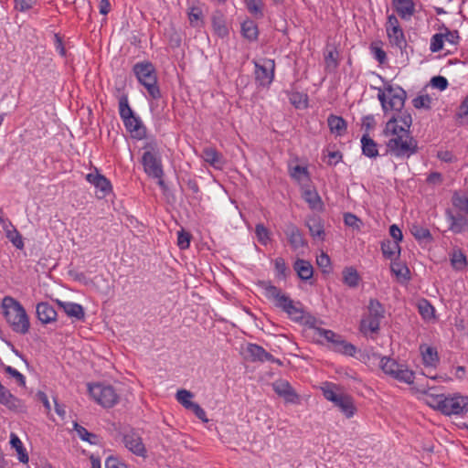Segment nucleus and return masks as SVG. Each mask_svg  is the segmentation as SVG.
<instances>
[{
	"label": "nucleus",
	"instance_id": "nucleus-1",
	"mask_svg": "<svg viewBox=\"0 0 468 468\" xmlns=\"http://www.w3.org/2000/svg\"><path fill=\"white\" fill-rule=\"evenodd\" d=\"M411 124L412 117L408 111L400 110L390 117L383 130L385 136H393L386 143L387 152L396 157H410L418 152V143L410 135Z\"/></svg>",
	"mask_w": 468,
	"mask_h": 468
},
{
	"label": "nucleus",
	"instance_id": "nucleus-2",
	"mask_svg": "<svg viewBox=\"0 0 468 468\" xmlns=\"http://www.w3.org/2000/svg\"><path fill=\"white\" fill-rule=\"evenodd\" d=\"M2 314L15 333L26 335L30 327L29 318L22 304L10 296L1 303Z\"/></svg>",
	"mask_w": 468,
	"mask_h": 468
},
{
	"label": "nucleus",
	"instance_id": "nucleus-3",
	"mask_svg": "<svg viewBox=\"0 0 468 468\" xmlns=\"http://www.w3.org/2000/svg\"><path fill=\"white\" fill-rule=\"evenodd\" d=\"M261 286L265 290L266 296L276 301V306L285 312L292 319L300 321L303 318V311L297 307L293 301L270 282H261Z\"/></svg>",
	"mask_w": 468,
	"mask_h": 468
},
{
	"label": "nucleus",
	"instance_id": "nucleus-4",
	"mask_svg": "<svg viewBox=\"0 0 468 468\" xmlns=\"http://www.w3.org/2000/svg\"><path fill=\"white\" fill-rule=\"evenodd\" d=\"M155 147L156 144L154 141H148V176L157 180V185L168 199L170 190L164 179L165 172L163 169L162 157L160 154L155 151Z\"/></svg>",
	"mask_w": 468,
	"mask_h": 468
},
{
	"label": "nucleus",
	"instance_id": "nucleus-5",
	"mask_svg": "<svg viewBox=\"0 0 468 468\" xmlns=\"http://www.w3.org/2000/svg\"><path fill=\"white\" fill-rule=\"evenodd\" d=\"M148 96L152 98L150 101V110L152 113L157 116L160 115L165 108V101L163 99L160 88L157 85L155 69L150 62H148Z\"/></svg>",
	"mask_w": 468,
	"mask_h": 468
},
{
	"label": "nucleus",
	"instance_id": "nucleus-6",
	"mask_svg": "<svg viewBox=\"0 0 468 468\" xmlns=\"http://www.w3.org/2000/svg\"><path fill=\"white\" fill-rule=\"evenodd\" d=\"M88 389L92 399L104 408H112L118 402L119 397L112 386L89 383Z\"/></svg>",
	"mask_w": 468,
	"mask_h": 468
},
{
	"label": "nucleus",
	"instance_id": "nucleus-7",
	"mask_svg": "<svg viewBox=\"0 0 468 468\" xmlns=\"http://www.w3.org/2000/svg\"><path fill=\"white\" fill-rule=\"evenodd\" d=\"M368 312V318L361 321V327H367L372 333H377L379 330L380 320L384 317V307L378 300L370 299Z\"/></svg>",
	"mask_w": 468,
	"mask_h": 468
},
{
	"label": "nucleus",
	"instance_id": "nucleus-8",
	"mask_svg": "<svg viewBox=\"0 0 468 468\" xmlns=\"http://www.w3.org/2000/svg\"><path fill=\"white\" fill-rule=\"evenodd\" d=\"M442 412L445 415L463 414L468 411V397L457 396L442 400Z\"/></svg>",
	"mask_w": 468,
	"mask_h": 468
},
{
	"label": "nucleus",
	"instance_id": "nucleus-9",
	"mask_svg": "<svg viewBox=\"0 0 468 468\" xmlns=\"http://www.w3.org/2000/svg\"><path fill=\"white\" fill-rule=\"evenodd\" d=\"M385 90L388 96V111L400 112L403 110L407 99L406 91L399 86L388 85Z\"/></svg>",
	"mask_w": 468,
	"mask_h": 468
},
{
	"label": "nucleus",
	"instance_id": "nucleus-10",
	"mask_svg": "<svg viewBox=\"0 0 468 468\" xmlns=\"http://www.w3.org/2000/svg\"><path fill=\"white\" fill-rule=\"evenodd\" d=\"M273 390L282 397L286 402L296 404L299 402V396L286 380H277L272 384Z\"/></svg>",
	"mask_w": 468,
	"mask_h": 468
},
{
	"label": "nucleus",
	"instance_id": "nucleus-11",
	"mask_svg": "<svg viewBox=\"0 0 468 468\" xmlns=\"http://www.w3.org/2000/svg\"><path fill=\"white\" fill-rule=\"evenodd\" d=\"M247 353L252 362L269 361L271 363H278L279 365L282 364L279 359H276L271 353L267 352L262 346L257 344H249L247 346Z\"/></svg>",
	"mask_w": 468,
	"mask_h": 468
},
{
	"label": "nucleus",
	"instance_id": "nucleus-12",
	"mask_svg": "<svg viewBox=\"0 0 468 468\" xmlns=\"http://www.w3.org/2000/svg\"><path fill=\"white\" fill-rule=\"evenodd\" d=\"M123 443L125 447L136 455L144 457L145 447L142 437L135 431H131L124 434Z\"/></svg>",
	"mask_w": 468,
	"mask_h": 468
},
{
	"label": "nucleus",
	"instance_id": "nucleus-13",
	"mask_svg": "<svg viewBox=\"0 0 468 468\" xmlns=\"http://www.w3.org/2000/svg\"><path fill=\"white\" fill-rule=\"evenodd\" d=\"M122 121L126 130L131 133L133 139L139 142L146 137V128L140 118L135 116V114H132L131 118L129 117V122L127 119H122Z\"/></svg>",
	"mask_w": 468,
	"mask_h": 468
},
{
	"label": "nucleus",
	"instance_id": "nucleus-14",
	"mask_svg": "<svg viewBox=\"0 0 468 468\" xmlns=\"http://www.w3.org/2000/svg\"><path fill=\"white\" fill-rule=\"evenodd\" d=\"M284 232L288 238L290 245L293 250H298L307 246V241L304 239L303 234L294 224H288Z\"/></svg>",
	"mask_w": 468,
	"mask_h": 468
},
{
	"label": "nucleus",
	"instance_id": "nucleus-15",
	"mask_svg": "<svg viewBox=\"0 0 468 468\" xmlns=\"http://www.w3.org/2000/svg\"><path fill=\"white\" fill-rule=\"evenodd\" d=\"M387 36L391 46L399 48L401 55L405 54L406 57L409 56L407 41L401 27L395 28L393 30H387Z\"/></svg>",
	"mask_w": 468,
	"mask_h": 468
},
{
	"label": "nucleus",
	"instance_id": "nucleus-16",
	"mask_svg": "<svg viewBox=\"0 0 468 468\" xmlns=\"http://www.w3.org/2000/svg\"><path fill=\"white\" fill-rule=\"evenodd\" d=\"M211 24L214 33L221 38L229 36V28L226 24L225 15L220 10H216L211 15Z\"/></svg>",
	"mask_w": 468,
	"mask_h": 468
},
{
	"label": "nucleus",
	"instance_id": "nucleus-17",
	"mask_svg": "<svg viewBox=\"0 0 468 468\" xmlns=\"http://www.w3.org/2000/svg\"><path fill=\"white\" fill-rule=\"evenodd\" d=\"M37 317L44 324L56 321L57 312L54 307L47 302L37 304Z\"/></svg>",
	"mask_w": 468,
	"mask_h": 468
},
{
	"label": "nucleus",
	"instance_id": "nucleus-18",
	"mask_svg": "<svg viewBox=\"0 0 468 468\" xmlns=\"http://www.w3.org/2000/svg\"><path fill=\"white\" fill-rule=\"evenodd\" d=\"M271 66V69H268L267 67L261 66L259 63H255V78L257 82L261 86H269L274 78V61H270Z\"/></svg>",
	"mask_w": 468,
	"mask_h": 468
},
{
	"label": "nucleus",
	"instance_id": "nucleus-19",
	"mask_svg": "<svg viewBox=\"0 0 468 468\" xmlns=\"http://www.w3.org/2000/svg\"><path fill=\"white\" fill-rule=\"evenodd\" d=\"M86 180L101 192V197H105L112 190L111 182L104 176L101 175L97 169L95 174H88Z\"/></svg>",
	"mask_w": 468,
	"mask_h": 468
},
{
	"label": "nucleus",
	"instance_id": "nucleus-20",
	"mask_svg": "<svg viewBox=\"0 0 468 468\" xmlns=\"http://www.w3.org/2000/svg\"><path fill=\"white\" fill-rule=\"evenodd\" d=\"M306 227L309 229L310 235L314 239H318L320 240H324L325 237L324 222L320 217L312 216L306 219L305 222Z\"/></svg>",
	"mask_w": 468,
	"mask_h": 468
},
{
	"label": "nucleus",
	"instance_id": "nucleus-21",
	"mask_svg": "<svg viewBox=\"0 0 468 468\" xmlns=\"http://www.w3.org/2000/svg\"><path fill=\"white\" fill-rule=\"evenodd\" d=\"M0 404L14 411H23L25 408L22 400L14 396L6 388L0 393Z\"/></svg>",
	"mask_w": 468,
	"mask_h": 468
},
{
	"label": "nucleus",
	"instance_id": "nucleus-22",
	"mask_svg": "<svg viewBox=\"0 0 468 468\" xmlns=\"http://www.w3.org/2000/svg\"><path fill=\"white\" fill-rule=\"evenodd\" d=\"M392 5L402 19L410 18L415 12V5L412 0H393Z\"/></svg>",
	"mask_w": 468,
	"mask_h": 468
},
{
	"label": "nucleus",
	"instance_id": "nucleus-23",
	"mask_svg": "<svg viewBox=\"0 0 468 468\" xmlns=\"http://www.w3.org/2000/svg\"><path fill=\"white\" fill-rule=\"evenodd\" d=\"M448 219L450 220V229L453 233H463L468 230V218L463 215H453L450 210L446 211Z\"/></svg>",
	"mask_w": 468,
	"mask_h": 468
},
{
	"label": "nucleus",
	"instance_id": "nucleus-24",
	"mask_svg": "<svg viewBox=\"0 0 468 468\" xmlns=\"http://www.w3.org/2000/svg\"><path fill=\"white\" fill-rule=\"evenodd\" d=\"M334 404L346 415V418L353 417L356 410L352 397L346 394L341 393V396Z\"/></svg>",
	"mask_w": 468,
	"mask_h": 468
},
{
	"label": "nucleus",
	"instance_id": "nucleus-25",
	"mask_svg": "<svg viewBox=\"0 0 468 468\" xmlns=\"http://www.w3.org/2000/svg\"><path fill=\"white\" fill-rule=\"evenodd\" d=\"M58 304L60 308L63 309V311L66 313V314L69 317H74L79 321H82L85 317V312L83 307L76 303L71 302H61L58 301Z\"/></svg>",
	"mask_w": 468,
	"mask_h": 468
},
{
	"label": "nucleus",
	"instance_id": "nucleus-26",
	"mask_svg": "<svg viewBox=\"0 0 468 468\" xmlns=\"http://www.w3.org/2000/svg\"><path fill=\"white\" fill-rule=\"evenodd\" d=\"M362 154L369 158H377L379 155L378 144L369 136L368 133L361 138Z\"/></svg>",
	"mask_w": 468,
	"mask_h": 468
},
{
	"label": "nucleus",
	"instance_id": "nucleus-27",
	"mask_svg": "<svg viewBox=\"0 0 468 468\" xmlns=\"http://www.w3.org/2000/svg\"><path fill=\"white\" fill-rule=\"evenodd\" d=\"M327 123L332 133L336 136H343L347 130V123L346 120L337 115L331 114L327 118Z\"/></svg>",
	"mask_w": 468,
	"mask_h": 468
},
{
	"label": "nucleus",
	"instance_id": "nucleus-28",
	"mask_svg": "<svg viewBox=\"0 0 468 468\" xmlns=\"http://www.w3.org/2000/svg\"><path fill=\"white\" fill-rule=\"evenodd\" d=\"M293 270L303 281H308L313 277V265L306 260L297 259L293 263Z\"/></svg>",
	"mask_w": 468,
	"mask_h": 468
},
{
	"label": "nucleus",
	"instance_id": "nucleus-29",
	"mask_svg": "<svg viewBox=\"0 0 468 468\" xmlns=\"http://www.w3.org/2000/svg\"><path fill=\"white\" fill-rule=\"evenodd\" d=\"M303 198L313 210H320L323 207L322 199L314 188L307 187L303 190Z\"/></svg>",
	"mask_w": 468,
	"mask_h": 468
},
{
	"label": "nucleus",
	"instance_id": "nucleus-30",
	"mask_svg": "<svg viewBox=\"0 0 468 468\" xmlns=\"http://www.w3.org/2000/svg\"><path fill=\"white\" fill-rule=\"evenodd\" d=\"M202 157L205 162L215 168H221L224 163L223 155L213 147H206L203 150Z\"/></svg>",
	"mask_w": 468,
	"mask_h": 468
},
{
	"label": "nucleus",
	"instance_id": "nucleus-31",
	"mask_svg": "<svg viewBox=\"0 0 468 468\" xmlns=\"http://www.w3.org/2000/svg\"><path fill=\"white\" fill-rule=\"evenodd\" d=\"M400 246L399 243L391 241L389 239H384L381 242V251L386 259L393 261L400 255Z\"/></svg>",
	"mask_w": 468,
	"mask_h": 468
},
{
	"label": "nucleus",
	"instance_id": "nucleus-32",
	"mask_svg": "<svg viewBox=\"0 0 468 468\" xmlns=\"http://www.w3.org/2000/svg\"><path fill=\"white\" fill-rule=\"evenodd\" d=\"M241 34L244 38L250 41L257 40L259 36V30L256 23L250 19L245 20L241 24Z\"/></svg>",
	"mask_w": 468,
	"mask_h": 468
},
{
	"label": "nucleus",
	"instance_id": "nucleus-33",
	"mask_svg": "<svg viewBox=\"0 0 468 468\" xmlns=\"http://www.w3.org/2000/svg\"><path fill=\"white\" fill-rule=\"evenodd\" d=\"M187 16L191 27H200L204 26L203 12L199 6H189L187 10Z\"/></svg>",
	"mask_w": 468,
	"mask_h": 468
},
{
	"label": "nucleus",
	"instance_id": "nucleus-34",
	"mask_svg": "<svg viewBox=\"0 0 468 468\" xmlns=\"http://www.w3.org/2000/svg\"><path fill=\"white\" fill-rule=\"evenodd\" d=\"M451 265L455 271H463L467 265V258L461 250H454L451 254Z\"/></svg>",
	"mask_w": 468,
	"mask_h": 468
},
{
	"label": "nucleus",
	"instance_id": "nucleus-35",
	"mask_svg": "<svg viewBox=\"0 0 468 468\" xmlns=\"http://www.w3.org/2000/svg\"><path fill=\"white\" fill-rule=\"evenodd\" d=\"M360 281V276L354 267H346L343 270V282L351 288H356Z\"/></svg>",
	"mask_w": 468,
	"mask_h": 468
},
{
	"label": "nucleus",
	"instance_id": "nucleus-36",
	"mask_svg": "<svg viewBox=\"0 0 468 468\" xmlns=\"http://www.w3.org/2000/svg\"><path fill=\"white\" fill-rule=\"evenodd\" d=\"M10 444L13 448L16 449L18 455V460L23 463H28V454L27 452V450L23 446L22 441H20L16 434L11 433Z\"/></svg>",
	"mask_w": 468,
	"mask_h": 468
},
{
	"label": "nucleus",
	"instance_id": "nucleus-37",
	"mask_svg": "<svg viewBox=\"0 0 468 468\" xmlns=\"http://www.w3.org/2000/svg\"><path fill=\"white\" fill-rule=\"evenodd\" d=\"M73 427L74 431L82 441H88L90 444L99 443V436L97 434L88 431L86 428L80 425L78 422H74Z\"/></svg>",
	"mask_w": 468,
	"mask_h": 468
},
{
	"label": "nucleus",
	"instance_id": "nucleus-38",
	"mask_svg": "<svg viewBox=\"0 0 468 468\" xmlns=\"http://www.w3.org/2000/svg\"><path fill=\"white\" fill-rule=\"evenodd\" d=\"M393 378L401 382L411 384L414 380V373L408 369L406 366L400 364Z\"/></svg>",
	"mask_w": 468,
	"mask_h": 468
},
{
	"label": "nucleus",
	"instance_id": "nucleus-39",
	"mask_svg": "<svg viewBox=\"0 0 468 468\" xmlns=\"http://www.w3.org/2000/svg\"><path fill=\"white\" fill-rule=\"evenodd\" d=\"M248 11L256 18L263 17V2L262 0H245Z\"/></svg>",
	"mask_w": 468,
	"mask_h": 468
},
{
	"label": "nucleus",
	"instance_id": "nucleus-40",
	"mask_svg": "<svg viewBox=\"0 0 468 468\" xmlns=\"http://www.w3.org/2000/svg\"><path fill=\"white\" fill-rule=\"evenodd\" d=\"M334 351L346 356H354L356 352V347L353 344L348 343L342 338V340L336 341Z\"/></svg>",
	"mask_w": 468,
	"mask_h": 468
},
{
	"label": "nucleus",
	"instance_id": "nucleus-41",
	"mask_svg": "<svg viewBox=\"0 0 468 468\" xmlns=\"http://www.w3.org/2000/svg\"><path fill=\"white\" fill-rule=\"evenodd\" d=\"M410 232L413 235V237L418 240H432V236L430 230L418 224H414L411 226Z\"/></svg>",
	"mask_w": 468,
	"mask_h": 468
},
{
	"label": "nucleus",
	"instance_id": "nucleus-42",
	"mask_svg": "<svg viewBox=\"0 0 468 468\" xmlns=\"http://www.w3.org/2000/svg\"><path fill=\"white\" fill-rule=\"evenodd\" d=\"M421 354L426 366L433 367L439 361L437 350L431 346H427L425 350L421 349Z\"/></svg>",
	"mask_w": 468,
	"mask_h": 468
},
{
	"label": "nucleus",
	"instance_id": "nucleus-43",
	"mask_svg": "<svg viewBox=\"0 0 468 468\" xmlns=\"http://www.w3.org/2000/svg\"><path fill=\"white\" fill-rule=\"evenodd\" d=\"M119 113L122 119H127L128 122L129 117L131 118V115L134 114L133 111L129 105L128 97L125 94H122L119 98Z\"/></svg>",
	"mask_w": 468,
	"mask_h": 468
},
{
	"label": "nucleus",
	"instance_id": "nucleus-44",
	"mask_svg": "<svg viewBox=\"0 0 468 468\" xmlns=\"http://www.w3.org/2000/svg\"><path fill=\"white\" fill-rule=\"evenodd\" d=\"M418 309L423 319H431L434 316V307L426 299L419 301Z\"/></svg>",
	"mask_w": 468,
	"mask_h": 468
},
{
	"label": "nucleus",
	"instance_id": "nucleus-45",
	"mask_svg": "<svg viewBox=\"0 0 468 468\" xmlns=\"http://www.w3.org/2000/svg\"><path fill=\"white\" fill-rule=\"evenodd\" d=\"M289 100L296 108H306L308 105V96L302 92H292L289 96Z\"/></svg>",
	"mask_w": 468,
	"mask_h": 468
},
{
	"label": "nucleus",
	"instance_id": "nucleus-46",
	"mask_svg": "<svg viewBox=\"0 0 468 468\" xmlns=\"http://www.w3.org/2000/svg\"><path fill=\"white\" fill-rule=\"evenodd\" d=\"M400 364H399L396 360L388 358V357H383L380 361V367L382 370L391 376L395 375L397 369L399 368Z\"/></svg>",
	"mask_w": 468,
	"mask_h": 468
},
{
	"label": "nucleus",
	"instance_id": "nucleus-47",
	"mask_svg": "<svg viewBox=\"0 0 468 468\" xmlns=\"http://www.w3.org/2000/svg\"><path fill=\"white\" fill-rule=\"evenodd\" d=\"M193 397L194 394L186 389H179L176 394L177 401L186 410H188L190 405L194 403V401H191Z\"/></svg>",
	"mask_w": 468,
	"mask_h": 468
},
{
	"label": "nucleus",
	"instance_id": "nucleus-48",
	"mask_svg": "<svg viewBox=\"0 0 468 468\" xmlns=\"http://www.w3.org/2000/svg\"><path fill=\"white\" fill-rule=\"evenodd\" d=\"M133 73L138 81L146 88V61L136 63L133 66Z\"/></svg>",
	"mask_w": 468,
	"mask_h": 468
},
{
	"label": "nucleus",
	"instance_id": "nucleus-49",
	"mask_svg": "<svg viewBox=\"0 0 468 468\" xmlns=\"http://www.w3.org/2000/svg\"><path fill=\"white\" fill-rule=\"evenodd\" d=\"M138 154L139 164L134 165V172L137 170H143L146 173V142H142V145L138 146Z\"/></svg>",
	"mask_w": 468,
	"mask_h": 468
},
{
	"label": "nucleus",
	"instance_id": "nucleus-50",
	"mask_svg": "<svg viewBox=\"0 0 468 468\" xmlns=\"http://www.w3.org/2000/svg\"><path fill=\"white\" fill-rule=\"evenodd\" d=\"M390 270L398 278L402 277L404 279H410V270L406 265L392 261L390 264Z\"/></svg>",
	"mask_w": 468,
	"mask_h": 468
},
{
	"label": "nucleus",
	"instance_id": "nucleus-51",
	"mask_svg": "<svg viewBox=\"0 0 468 468\" xmlns=\"http://www.w3.org/2000/svg\"><path fill=\"white\" fill-rule=\"evenodd\" d=\"M255 234L258 241L262 245H266L270 240V231L263 224H257L255 227Z\"/></svg>",
	"mask_w": 468,
	"mask_h": 468
},
{
	"label": "nucleus",
	"instance_id": "nucleus-52",
	"mask_svg": "<svg viewBox=\"0 0 468 468\" xmlns=\"http://www.w3.org/2000/svg\"><path fill=\"white\" fill-rule=\"evenodd\" d=\"M316 263L324 273H330L332 271L331 260L326 253L322 252L317 257Z\"/></svg>",
	"mask_w": 468,
	"mask_h": 468
},
{
	"label": "nucleus",
	"instance_id": "nucleus-53",
	"mask_svg": "<svg viewBox=\"0 0 468 468\" xmlns=\"http://www.w3.org/2000/svg\"><path fill=\"white\" fill-rule=\"evenodd\" d=\"M6 238L12 242V244L19 250L24 248V241L20 233L14 229L13 230L6 231Z\"/></svg>",
	"mask_w": 468,
	"mask_h": 468
},
{
	"label": "nucleus",
	"instance_id": "nucleus-54",
	"mask_svg": "<svg viewBox=\"0 0 468 468\" xmlns=\"http://www.w3.org/2000/svg\"><path fill=\"white\" fill-rule=\"evenodd\" d=\"M452 205L461 211L468 214V197L455 193L452 198Z\"/></svg>",
	"mask_w": 468,
	"mask_h": 468
},
{
	"label": "nucleus",
	"instance_id": "nucleus-55",
	"mask_svg": "<svg viewBox=\"0 0 468 468\" xmlns=\"http://www.w3.org/2000/svg\"><path fill=\"white\" fill-rule=\"evenodd\" d=\"M275 271L279 278L286 279L290 273V270L286 266L285 261L282 258H277L274 262Z\"/></svg>",
	"mask_w": 468,
	"mask_h": 468
},
{
	"label": "nucleus",
	"instance_id": "nucleus-56",
	"mask_svg": "<svg viewBox=\"0 0 468 468\" xmlns=\"http://www.w3.org/2000/svg\"><path fill=\"white\" fill-rule=\"evenodd\" d=\"M318 334L320 336H324L328 342L332 343L333 349L335 348V343L338 340H342V336L335 334V332L324 328L318 329Z\"/></svg>",
	"mask_w": 468,
	"mask_h": 468
},
{
	"label": "nucleus",
	"instance_id": "nucleus-57",
	"mask_svg": "<svg viewBox=\"0 0 468 468\" xmlns=\"http://www.w3.org/2000/svg\"><path fill=\"white\" fill-rule=\"evenodd\" d=\"M431 102V99L428 94L417 96L412 100V104L416 109H430Z\"/></svg>",
	"mask_w": 468,
	"mask_h": 468
},
{
	"label": "nucleus",
	"instance_id": "nucleus-58",
	"mask_svg": "<svg viewBox=\"0 0 468 468\" xmlns=\"http://www.w3.org/2000/svg\"><path fill=\"white\" fill-rule=\"evenodd\" d=\"M443 39L444 35L443 33H438L432 36L431 39V50L432 52H438L441 51L443 48Z\"/></svg>",
	"mask_w": 468,
	"mask_h": 468
},
{
	"label": "nucleus",
	"instance_id": "nucleus-59",
	"mask_svg": "<svg viewBox=\"0 0 468 468\" xmlns=\"http://www.w3.org/2000/svg\"><path fill=\"white\" fill-rule=\"evenodd\" d=\"M191 234L185 230H181L177 234V245L181 250H186L190 245Z\"/></svg>",
	"mask_w": 468,
	"mask_h": 468
},
{
	"label": "nucleus",
	"instance_id": "nucleus-60",
	"mask_svg": "<svg viewBox=\"0 0 468 468\" xmlns=\"http://www.w3.org/2000/svg\"><path fill=\"white\" fill-rule=\"evenodd\" d=\"M445 399H446V397H445L443 394H440V395H430V396L428 397L427 403H428L431 407H432V408H434V409H436V410H440L441 412H442V407H441L442 403H441V402H442V400H444Z\"/></svg>",
	"mask_w": 468,
	"mask_h": 468
},
{
	"label": "nucleus",
	"instance_id": "nucleus-61",
	"mask_svg": "<svg viewBox=\"0 0 468 468\" xmlns=\"http://www.w3.org/2000/svg\"><path fill=\"white\" fill-rule=\"evenodd\" d=\"M169 44L173 48H179L182 42L180 33H178L174 27L168 32Z\"/></svg>",
	"mask_w": 468,
	"mask_h": 468
},
{
	"label": "nucleus",
	"instance_id": "nucleus-62",
	"mask_svg": "<svg viewBox=\"0 0 468 468\" xmlns=\"http://www.w3.org/2000/svg\"><path fill=\"white\" fill-rule=\"evenodd\" d=\"M37 0H15V8L20 12L27 11L34 7Z\"/></svg>",
	"mask_w": 468,
	"mask_h": 468
},
{
	"label": "nucleus",
	"instance_id": "nucleus-63",
	"mask_svg": "<svg viewBox=\"0 0 468 468\" xmlns=\"http://www.w3.org/2000/svg\"><path fill=\"white\" fill-rule=\"evenodd\" d=\"M431 84L433 88L444 90L448 87V80L442 76H435L431 78Z\"/></svg>",
	"mask_w": 468,
	"mask_h": 468
},
{
	"label": "nucleus",
	"instance_id": "nucleus-64",
	"mask_svg": "<svg viewBox=\"0 0 468 468\" xmlns=\"http://www.w3.org/2000/svg\"><path fill=\"white\" fill-rule=\"evenodd\" d=\"M105 468H127L117 457L109 456L105 461Z\"/></svg>",
	"mask_w": 468,
	"mask_h": 468
}]
</instances>
